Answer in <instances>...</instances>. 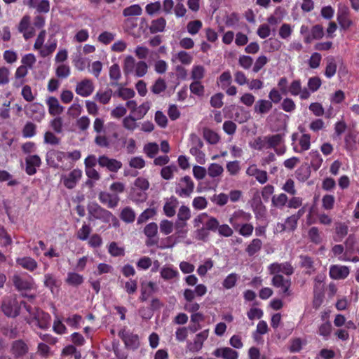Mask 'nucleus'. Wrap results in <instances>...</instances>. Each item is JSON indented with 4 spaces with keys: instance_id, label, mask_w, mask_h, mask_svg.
<instances>
[{
    "instance_id": "nucleus-1",
    "label": "nucleus",
    "mask_w": 359,
    "mask_h": 359,
    "mask_svg": "<svg viewBox=\"0 0 359 359\" xmlns=\"http://www.w3.org/2000/svg\"><path fill=\"white\" fill-rule=\"evenodd\" d=\"M87 210L89 221L100 220L104 223H109L111 220L116 219L110 211L103 208L95 202L88 204Z\"/></svg>"
},
{
    "instance_id": "nucleus-2",
    "label": "nucleus",
    "mask_w": 359,
    "mask_h": 359,
    "mask_svg": "<svg viewBox=\"0 0 359 359\" xmlns=\"http://www.w3.org/2000/svg\"><path fill=\"white\" fill-rule=\"evenodd\" d=\"M165 24H151L149 27H144V24H130V29L135 37H140L142 34L147 36L149 34L163 32Z\"/></svg>"
},
{
    "instance_id": "nucleus-3",
    "label": "nucleus",
    "mask_w": 359,
    "mask_h": 359,
    "mask_svg": "<svg viewBox=\"0 0 359 359\" xmlns=\"http://www.w3.org/2000/svg\"><path fill=\"white\" fill-rule=\"evenodd\" d=\"M29 346L22 339L13 341L11 346V353L15 359H34V354L29 353Z\"/></svg>"
},
{
    "instance_id": "nucleus-4",
    "label": "nucleus",
    "mask_w": 359,
    "mask_h": 359,
    "mask_svg": "<svg viewBox=\"0 0 359 359\" xmlns=\"http://www.w3.org/2000/svg\"><path fill=\"white\" fill-rule=\"evenodd\" d=\"M32 318H26L28 324L34 323L38 327L42 330H48L50 326L51 317L49 313L38 309Z\"/></svg>"
},
{
    "instance_id": "nucleus-5",
    "label": "nucleus",
    "mask_w": 359,
    "mask_h": 359,
    "mask_svg": "<svg viewBox=\"0 0 359 359\" xmlns=\"http://www.w3.org/2000/svg\"><path fill=\"white\" fill-rule=\"evenodd\" d=\"M269 274L276 276H283V274L289 277L294 272V268L289 262L278 263L274 262L268 266Z\"/></svg>"
},
{
    "instance_id": "nucleus-6",
    "label": "nucleus",
    "mask_w": 359,
    "mask_h": 359,
    "mask_svg": "<svg viewBox=\"0 0 359 359\" xmlns=\"http://www.w3.org/2000/svg\"><path fill=\"white\" fill-rule=\"evenodd\" d=\"M194 189V183L189 176L181 178L180 182L176 184L175 193L180 197H189Z\"/></svg>"
},
{
    "instance_id": "nucleus-7",
    "label": "nucleus",
    "mask_w": 359,
    "mask_h": 359,
    "mask_svg": "<svg viewBox=\"0 0 359 359\" xmlns=\"http://www.w3.org/2000/svg\"><path fill=\"white\" fill-rule=\"evenodd\" d=\"M25 114L32 120L41 122L45 116L44 107L38 102H34L25 105Z\"/></svg>"
},
{
    "instance_id": "nucleus-8",
    "label": "nucleus",
    "mask_w": 359,
    "mask_h": 359,
    "mask_svg": "<svg viewBox=\"0 0 359 359\" xmlns=\"http://www.w3.org/2000/svg\"><path fill=\"white\" fill-rule=\"evenodd\" d=\"M1 309L8 317L15 318L20 314V305L16 299L7 297L2 302Z\"/></svg>"
},
{
    "instance_id": "nucleus-9",
    "label": "nucleus",
    "mask_w": 359,
    "mask_h": 359,
    "mask_svg": "<svg viewBox=\"0 0 359 359\" xmlns=\"http://www.w3.org/2000/svg\"><path fill=\"white\" fill-rule=\"evenodd\" d=\"M118 335L123 340L127 348L135 350L140 346V339L137 334L123 328L118 332Z\"/></svg>"
},
{
    "instance_id": "nucleus-10",
    "label": "nucleus",
    "mask_w": 359,
    "mask_h": 359,
    "mask_svg": "<svg viewBox=\"0 0 359 359\" xmlns=\"http://www.w3.org/2000/svg\"><path fill=\"white\" fill-rule=\"evenodd\" d=\"M143 232L147 237L145 241L147 246L151 247L158 245L159 238L158 235V225L156 222H150L147 224L144 228Z\"/></svg>"
},
{
    "instance_id": "nucleus-11",
    "label": "nucleus",
    "mask_w": 359,
    "mask_h": 359,
    "mask_svg": "<svg viewBox=\"0 0 359 359\" xmlns=\"http://www.w3.org/2000/svg\"><path fill=\"white\" fill-rule=\"evenodd\" d=\"M271 284L275 287L280 289V292L285 297L291 295V280L287 278H285L283 276H276L271 279Z\"/></svg>"
},
{
    "instance_id": "nucleus-12",
    "label": "nucleus",
    "mask_w": 359,
    "mask_h": 359,
    "mask_svg": "<svg viewBox=\"0 0 359 359\" xmlns=\"http://www.w3.org/2000/svg\"><path fill=\"white\" fill-rule=\"evenodd\" d=\"M208 330H205L197 334L193 342H187V350L191 353H196L200 351L203 348L204 341L207 339L208 337Z\"/></svg>"
},
{
    "instance_id": "nucleus-13",
    "label": "nucleus",
    "mask_w": 359,
    "mask_h": 359,
    "mask_svg": "<svg viewBox=\"0 0 359 359\" xmlns=\"http://www.w3.org/2000/svg\"><path fill=\"white\" fill-rule=\"evenodd\" d=\"M12 281L15 287L20 290H30L33 288L34 280L31 276L24 278L21 275L15 274L12 277Z\"/></svg>"
},
{
    "instance_id": "nucleus-14",
    "label": "nucleus",
    "mask_w": 359,
    "mask_h": 359,
    "mask_svg": "<svg viewBox=\"0 0 359 359\" xmlns=\"http://www.w3.org/2000/svg\"><path fill=\"white\" fill-rule=\"evenodd\" d=\"M98 164L107 168L109 171L116 172L122 167V163L115 158H109L105 155L100 156L97 159Z\"/></svg>"
},
{
    "instance_id": "nucleus-15",
    "label": "nucleus",
    "mask_w": 359,
    "mask_h": 359,
    "mask_svg": "<svg viewBox=\"0 0 359 359\" xmlns=\"http://www.w3.org/2000/svg\"><path fill=\"white\" fill-rule=\"evenodd\" d=\"M94 90V85L90 79H83L78 83L75 91L76 93L82 96L88 97L92 94Z\"/></svg>"
},
{
    "instance_id": "nucleus-16",
    "label": "nucleus",
    "mask_w": 359,
    "mask_h": 359,
    "mask_svg": "<svg viewBox=\"0 0 359 359\" xmlns=\"http://www.w3.org/2000/svg\"><path fill=\"white\" fill-rule=\"evenodd\" d=\"M82 176V172L79 169H74L67 176L62 177L63 184L67 189H73L76 185Z\"/></svg>"
},
{
    "instance_id": "nucleus-17",
    "label": "nucleus",
    "mask_w": 359,
    "mask_h": 359,
    "mask_svg": "<svg viewBox=\"0 0 359 359\" xmlns=\"http://www.w3.org/2000/svg\"><path fill=\"white\" fill-rule=\"evenodd\" d=\"M25 171L27 175H33L36 172V168L40 167L41 160L38 155H30L25 159Z\"/></svg>"
},
{
    "instance_id": "nucleus-18",
    "label": "nucleus",
    "mask_w": 359,
    "mask_h": 359,
    "mask_svg": "<svg viewBox=\"0 0 359 359\" xmlns=\"http://www.w3.org/2000/svg\"><path fill=\"white\" fill-rule=\"evenodd\" d=\"M24 4L35 8L38 13H48L50 9L48 0H24Z\"/></svg>"
},
{
    "instance_id": "nucleus-19",
    "label": "nucleus",
    "mask_w": 359,
    "mask_h": 359,
    "mask_svg": "<svg viewBox=\"0 0 359 359\" xmlns=\"http://www.w3.org/2000/svg\"><path fill=\"white\" fill-rule=\"evenodd\" d=\"M349 274V269L346 266L333 265L330 269V276L332 279H344Z\"/></svg>"
},
{
    "instance_id": "nucleus-20",
    "label": "nucleus",
    "mask_w": 359,
    "mask_h": 359,
    "mask_svg": "<svg viewBox=\"0 0 359 359\" xmlns=\"http://www.w3.org/2000/svg\"><path fill=\"white\" fill-rule=\"evenodd\" d=\"M98 198L102 203L107 204L109 208L116 207L119 201V197L117 195H113L105 191H101Z\"/></svg>"
},
{
    "instance_id": "nucleus-21",
    "label": "nucleus",
    "mask_w": 359,
    "mask_h": 359,
    "mask_svg": "<svg viewBox=\"0 0 359 359\" xmlns=\"http://www.w3.org/2000/svg\"><path fill=\"white\" fill-rule=\"evenodd\" d=\"M46 104L48 107L49 114L52 116H57L61 114L65 108L60 105L58 100L55 97H49L46 100Z\"/></svg>"
},
{
    "instance_id": "nucleus-22",
    "label": "nucleus",
    "mask_w": 359,
    "mask_h": 359,
    "mask_svg": "<svg viewBox=\"0 0 359 359\" xmlns=\"http://www.w3.org/2000/svg\"><path fill=\"white\" fill-rule=\"evenodd\" d=\"M213 355L223 359H237L238 357V353L229 347L218 348L214 351Z\"/></svg>"
},
{
    "instance_id": "nucleus-23",
    "label": "nucleus",
    "mask_w": 359,
    "mask_h": 359,
    "mask_svg": "<svg viewBox=\"0 0 359 359\" xmlns=\"http://www.w3.org/2000/svg\"><path fill=\"white\" fill-rule=\"evenodd\" d=\"M16 263L24 269L31 272L34 271L38 267L37 262L31 257L17 258Z\"/></svg>"
},
{
    "instance_id": "nucleus-24",
    "label": "nucleus",
    "mask_w": 359,
    "mask_h": 359,
    "mask_svg": "<svg viewBox=\"0 0 359 359\" xmlns=\"http://www.w3.org/2000/svg\"><path fill=\"white\" fill-rule=\"evenodd\" d=\"M250 219L251 215L250 213L239 210L234 212L229 219V222L233 226V227H238V225L240 224L241 222H248Z\"/></svg>"
},
{
    "instance_id": "nucleus-25",
    "label": "nucleus",
    "mask_w": 359,
    "mask_h": 359,
    "mask_svg": "<svg viewBox=\"0 0 359 359\" xmlns=\"http://www.w3.org/2000/svg\"><path fill=\"white\" fill-rule=\"evenodd\" d=\"M273 107L271 102L266 100H259L254 106L255 113L264 114L268 113Z\"/></svg>"
},
{
    "instance_id": "nucleus-26",
    "label": "nucleus",
    "mask_w": 359,
    "mask_h": 359,
    "mask_svg": "<svg viewBox=\"0 0 359 359\" xmlns=\"http://www.w3.org/2000/svg\"><path fill=\"white\" fill-rule=\"evenodd\" d=\"M311 168L308 163L302 164L295 171V176L300 182L306 181L311 176Z\"/></svg>"
},
{
    "instance_id": "nucleus-27",
    "label": "nucleus",
    "mask_w": 359,
    "mask_h": 359,
    "mask_svg": "<svg viewBox=\"0 0 359 359\" xmlns=\"http://www.w3.org/2000/svg\"><path fill=\"white\" fill-rule=\"evenodd\" d=\"M283 141V135L276 134L273 135L265 136L266 149H276Z\"/></svg>"
},
{
    "instance_id": "nucleus-28",
    "label": "nucleus",
    "mask_w": 359,
    "mask_h": 359,
    "mask_svg": "<svg viewBox=\"0 0 359 359\" xmlns=\"http://www.w3.org/2000/svg\"><path fill=\"white\" fill-rule=\"evenodd\" d=\"M345 253L344 255L346 256L348 254H353L355 252L359 253V248L355 246V238L354 235L351 234L348 236L346 240L345 241Z\"/></svg>"
},
{
    "instance_id": "nucleus-29",
    "label": "nucleus",
    "mask_w": 359,
    "mask_h": 359,
    "mask_svg": "<svg viewBox=\"0 0 359 359\" xmlns=\"http://www.w3.org/2000/svg\"><path fill=\"white\" fill-rule=\"evenodd\" d=\"M326 67L325 75L327 78L332 77L337 72V62L334 57L330 56L326 58Z\"/></svg>"
},
{
    "instance_id": "nucleus-30",
    "label": "nucleus",
    "mask_w": 359,
    "mask_h": 359,
    "mask_svg": "<svg viewBox=\"0 0 359 359\" xmlns=\"http://www.w3.org/2000/svg\"><path fill=\"white\" fill-rule=\"evenodd\" d=\"M307 158H311L310 168H312L314 170H318L320 168L323 158L318 151H311Z\"/></svg>"
},
{
    "instance_id": "nucleus-31",
    "label": "nucleus",
    "mask_w": 359,
    "mask_h": 359,
    "mask_svg": "<svg viewBox=\"0 0 359 359\" xmlns=\"http://www.w3.org/2000/svg\"><path fill=\"white\" fill-rule=\"evenodd\" d=\"M262 247V241L259 238H254L245 248V252L250 257L257 253Z\"/></svg>"
},
{
    "instance_id": "nucleus-32",
    "label": "nucleus",
    "mask_w": 359,
    "mask_h": 359,
    "mask_svg": "<svg viewBox=\"0 0 359 359\" xmlns=\"http://www.w3.org/2000/svg\"><path fill=\"white\" fill-rule=\"evenodd\" d=\"M66 283L69 285L77 287L83 283V277L77 273L69 272L67 273Z\"/></svg>"
},
{
    "instance_id": "nucleus-33",
    "label": "nucleus",
    "mask_w": 359,
    "mask_h": 359,
    "mask_svg": "<svg viewBox=\"0 0 359 359\" xmlns=\"http://www.w3.org/2000/svg\"><path fill=\"white\" fill-rule=\"evenodd\" d=\"M332 329V326L330 321L326 320L319 325L318 334L327 340L331 334Z\"/></svg>"
},
{
    "instance_id": "nucleus-34",
    "label": "nucleus",
    "mask_w": 359,
    "mask_h": 359,
    "mask_svg": "<svg viewBox=\"0 0 359 359\" xmlns=\"http://www.w3.org/2000/svg\"><path fill=\"white\" fill-rule=\"evenodd\" d=\"M112 93L113 92L111 88H107L104 91L99 90L95 95V99L101 104H106L110 101Z\"/></svg>"
},
{
    "instance_id": "nucleus-35",
    "label": "nucleus",
    "mask_w": 359,
    "mask_h": 359,
    "mask_svg": "<svg viewBox=\"0 0 359 359\" xmlns=\"http://www.w3.org/2000/svg\"><path fill=\"white\" fill-rule=\"evenodd\" d=\"M18 29L23 33L25 39H29L35 34V28L33 24H19Z\"/></svg>"
},
{
    "instance_id": "nucleus-36",
    "label": "nucleus",
    "mask_w": 359,
    "mask_h": 359,
    "mask_svg": "<svg viewBox=\"0 0 359 359\" xmlns=\"http://www.w3.org/2000/svg\"><path fill=\"white\" fill-rule=\"evenodd\" d=\"M109 77L111 80L115 81L111 82V85L113 86H119L117 81L121 78V71L119 66L117 64H114L109 69Z\"/></svg>"
},
{
    "instance_id": "nucleus-37",
    "label": "nucleus",
    "mask_w": 359,
    "mask_h": 359,
    "mask_svg": "<svg viewBox=\"0 0 359 359\" xmlns=\"http://www.w3.org/2000/svg\"><path fill=\"white\" fill-rule=\"evenodd\" d=\"M236 231H237L239 234L244 237H248L252 235L254 227L251 224L245 223L243 224H239L237 226L233 227Z\"/></svg>"
},
{
    "instance_id": "nucleus-38",
    "label": "nucleus",
    "mask_w": 359,
    "mask_h": 359,
    "mask_svg": "<svg viewBox=\"0 0 359 359\" xmlns=\"http://www.w3.org/2000/svg\"><path fill=\"white\" fill-rule=\"evenodd\" d=\"M349 13L348 8L345 5H339L338 11H337V20L338 22H351L350 20L348 19V15Z\"/></svg>"
},
{
    "instance_id": "nucleus-39",
    "label": "nucleus",
    "mask_w": 359,
    "mask_h": 359,
    "mask_svg": "<svg viewBox=\"0 0 359 359\" xmlns=\"http://www.w3.org/2000/svg\"><path fill=\"white\" fill-rule=\"evenodd\" d=\"M203 137L211 144H215L219 141L218 134L208 128L203 129Z\"/></svg>"
},
{
    "instance_id": "nucleus-40",
    "label": "nucleus",
    "mask_w": 359,
    "mask_h": 359,
    "mask_svg": "<svg viewBox=\"0 0 359 359\" xmlns=\"http://www.w3.org/2000/svg\"><path fill=\"white\" fill-rule=\"evenodd\" d=\"M247 172L249 175H255L256 180L260 183V184H264L268 180L267 173L264 170H261L257 168H254L252 170V172H250V169L249 168L247 171Z\"/></svg>"
},
{
    "instance_id": "nucleus-41",
    "label": "nucleus",
    "mask_w": 359,
    "mask_h": 359,
    "mask_svg": "<svg viewBox=\"0 0 359 359\" xmlns=\"http://www.w3.org/2000/svg\"><path fill=\"white\" fill-rule=\"evenodd\" d=\"M137 120L135 116L129 115L123 119V126L126 130L133 131L138 126Z\"/></svg>"
},
{
    "instance_id": "nucleus-42",
    "label": "nucleus",
    "mask_w": 359,
    "mask_h": 359,
    "mask_svg": "<svg viewBox=\"0 0 359 359\" xmlns=\"http://www.w3.org/2000/svg\"><path fill=\"white\" fill-rule=\"evenodd\" d=\"M120 217L125 222L131 223L135 219V213L132 208L126 207L122 210Z\"/></svg>"
},
{
    "instance_id": "nucleus-43",
    "label": "nucleus",
    "mask_w": 359,
    "mask_h": 359,
    "mask_svg": "<svg viewBox=\"0 0 359 359\" xmlns=\"http://www.w3.org/2000/svg\"><path fill=\"white\" fill-rule=\"evenodd\" d=\"M348 227L344 223H339L335 229L336 241H341L348 234Z\"/></svg>"
},
{
    "instance_id": "nucleus-44",
    "label": "nucleus",
    "mask_w": 359,
    "mask_h": 359,
    "mask_svg": "<svg viewBox=\"0 0 359 359\" xmlns=\"http://www.w3.org/2000/svg\"><path fill=\"white\" fill-rule=\"evenodd\" d=\"M36 126L31 122L28 121L25 123L22 128V135L24 137H32L36 135Z\"/></svg>"
},
{
    "instance_id": "nucleus-45",
    "label": "nucleus",
    "mask_w": 359,
    "mask_h": 359,
    "mask_svg": "<svg viewBox=\"0 0 359 359\" xmlns=\"http://www.w3.org/2000/svg\"><path fill=\"white\" fill-rule=\"evenodd\" d=\"M108 252L112 257H119L125 255L124 248L119 247L116 242H111L109 244Z\"/></svg>"
},
{
    "instance_id": "nucleus-46",
    "label": "nucleus",
    "mask_w": 359,
    "mask_h": 359,
    "mask_svg": "<svg viewBox=\"0 0 359 359\" xmlns=\"http://www.w3.org/2000/svg\"><path fill=\"white\" fill-rule=\"evenodd\" d=\"M160 273L161 278L166 280L176 278L179 275L177 271L170 267H163Z\"/></svg>"
},
{
    "instance_id": "nucleus-47",
    "label": "nucleus",
    "mask_w": 359,
    "mask_h": 359,
    "mask_svg": "<svg viewBox=\"0 0 359 359\" xmlns=\"http://www.w3.org/2000/svg\"><path fill=\"white\" fill-rule=\"evenodd\" d=\"M142 13V8L138 4H134L126 8L123 14L124 16H136L140 15Z\"/></svg>"
},
{
    "instance_id": "nucleus-48",
    "label": "nucleus",
    "mask_w": 359,
    "mask_h": 359,
    "mask_svg": "<svg viewBox=\"0 0 359 359\" xmlns=\"http://www.w3.org/2000/svg\"><path fill=\"white\" fill-rule=\"evenodd\" d=\"M208 174L211 177H216L222 174L224 168L217 163H211L208 168Z\"/></svg>"
},
{
    "instance_id": "nucleus-49",
    "label": "nucleus",
    "mask_w": 359,
    "mask_h": 359,
    "mask_svg": "<svg viewBox=\"0 0 359 359\" xmlns=\"http://www.w3.org/2000/svg\"><path fill=\"white\" fill-rule=\"evenodd\" d=\"M238 278V274L232 273L226 277L222 283V285L226 289H231L236 285Z\"/></svg>"
},
{
    "instance_id": "nucleus-50",
    "label": "nucleus",
    "mask_w": 359,
    "mask_h": 359,
    "mask_svg": "<svg viewBox=\"0 0 359 359\" xmlns=\"http://www.w3.org/2000/svg\"><path fill=\"white\" fill-rule=\"evenodd\" d=\"M308 236L310 241L315 244H320L322 242V238L320 236L319 230L317 227H311L308 232Z\"/></svg>"
},
{
    "instance_id": "nucleus-51",
    "label": "nucleus",
    "mask_w": 359,
    "mask_h": 359,
    "mask_svg": "<svg viewBox=\"0 0 359 359\" xmlns=\"http://www.w3.org/2000/svg\"><path fill=\"white\" fill-rule=\"evenodd\" d=\"M167 88L165 81L161 78H158L151 88V90L154 94H159L163 92Z\"/></svg>"
},
{
    "instance_id": "nucleus-52",
    "label": "nucleus",
    "mask_w": 359,
    "mask_h": 359,
    "mask_svg": "<svg viewBox=\"0 0 359 359\" xmlns=\"http://www.w3.org/2000/svg\"><path fill=\"white\" fill-rule=\"evenodd\" d=\"M149 109H150V103L149 102H145L137 107V109L134 114V116L137 119H141L147 114V113L148 112Z\"/></svg>"
},
{
    "instance_id": "nucleus-53",
    "label": "nucleus",
    "mask_w": 359,
    "mask_h": 359,
    "mask_svg": "<svg viewBox=\"0 0 359 359\" xmlns=\"http://www.w3.org/2000/svg\"><path fill=\"white\" fill-rule=\"evenodd\" d=\"M272 204L277 208H283L287 202V196L285 194L273 196L271 199Z\"/></svg>"
},
{
    "instance_id": "nucleus-54",
    "label": "nucleus",
    "mask_w": 359,
    "mask_h": 359,
    "mask_svg": "<svg viewBox=\"0 0 359 359\" xmlns=\"http://www.w3.org/2000/svg\"><path fill=\"white\" fill-rule=\"evenodd\" d=\"M158 150V145L156 143H148L144 147V153L151 158L156 156Z\"/></svg>"
},
{
    "instance_id": "nucleus-55",
    "label": "nucleus",
    "mask_w": 359,
    "mask_h": 359,
    "mask_svg": "<svg viewBox=\"0 0 359 359\" xmlns=\"http://www.w3.org/2000/svg\"><path fill=\"white\" fill-rule=\"evenodd\" d=\"M205 68L201 65H197L193 67L191 77L194 81H200L204 77Z\"/></svg>"
},
{
    "instance_id": "nucleus-56",
    "label": "nucleus",
    "mask_w": 359,
    "mask_h": 359,
    "mask_svg": "<svg viewBox=\"0 0 359 359\" xmlns=\"http://www.w3.org/2000/svg\"><path fill=\"white\" fill-rule=\"evenodd\" d=\"M117 95L123 100H128L135 96V91L132 88L119 87L116 93Z\"/></svg>"
},
{
    "instance_id": "nucleus-57",
    "label": "nucleus",
    "mask_w": 359,
    "mask_h": 359,
    "mask_svg": "<svg viewBox=\"0 0 359 359\" xmlns=\"http://www.w3.org/2000/svg\"><path fill=\"white\" fill-rule=\"evenodd\" d=\"M192 205L196 210H203L208 205V201L203 196H197L194 198L192 201Z\"/></svg>"
},
{
    "instance_id": "nucleus-58",
    "label": "nucleus",
    "mask_w": 359,
    "mask_h": 359,
    "mask_svg": "<svg viewBox=\"0 0 359 359\" xmlns=\"http://www.w3.org/2000/svg\"><path fill=\"white\" fill-rule=\"evenodd\" d=\"M91 231L90 225L84 224L77 231L76 236L79 240L86 241L88 239Z\"/></svg>"
},
{
    "instance_id": "nucleus-59",
    "label": "nucleus",
    "mask_w": 359,
    "mask_h": 359,
    "mask_svg": "<svg viewBox=\"0 0 359 359\" xmlns=\"http://www.w3.org/2000/svg\"><path fill=\"white\" fill-rule=\"evenodd\" d=\"M156 215L154 209H146L137 218V224H142L147 222L149 219L152 218Z\"/></svg>"
},
{
    "instance_id": "nucleus-60",
    "label": "nucleus",
    "mask_w": 359,
    "mask_h": 359,
    "mask_svg": "<svg viewBox=\"0 0 359 359\" xmlns=\"http://www.w3.org/2000/svg\"><path fill=\"white\" fill-rule=\"evenodd\" d=\"M173 223L167 219H163L160 223V231L165 235L170 234L173 231Z\"/></svg>"
},
{
    "instance_id": "nucleus-61",
    "label": "nucleus",
    "mask_w": 359,
    "mask_h": 359,
    "mask_svg": "<svg viewBox=\"0 0 359 359\" xmlns=\"http://www.w3.org/2000/svg\"><path fill=\"white\" fill-rule=\"evenodd\" d=\"M219 224V223L215 217L208 215L205 223V227L208 231H216Z\"/></svg>"
},
{
    "instance_id": "nucleus-62",
    "label": "nucleus",
    "mask_w": 359,
    "mask_h": 359,
    "mask_svg": "<svg viewBox=\"0 0 359 359\" xmlns=\"http://www.w3.org/2000/svg\"><path fill=\"white\" fill-rule=\"evenodd\" d=\"M90 120L87 116H83L76 121V126L81 131H86L90 126Z\"/></svg>"
},
{
    "instance_id": "nucleus-63",
    "label": "nucleus",
    "mask_w": 359,
    "mask_h": 359,
    "mask_svg": "<svg viewBox=\"0 0 359 359\" xmlns=\"http://www.w3.org/2000/svg\"><path fill=\"white\" fill-rule=\"evenodd\" d=\"M191 218V211L187 206L182 205L177 212V219L182 221H187Z\"/></svg>"
},
{
    "instance_id": "nucleus-64",
    "label": "nucleus",
    "mask_w": 359,
    "mask_h": 359,
    "mask_svg": "<svg viewBox=\"0 0 359 359\" xmlns=\"http://www.w3.org/2000/svg\"><path fill=\"white\" fill-rule=\"evenodd\" d=\"M161 8V4L160 1H156L154 3L149 4L146 6L145 11L149 15H154L157 14Z\"/></svg>"
}]
</instances>
